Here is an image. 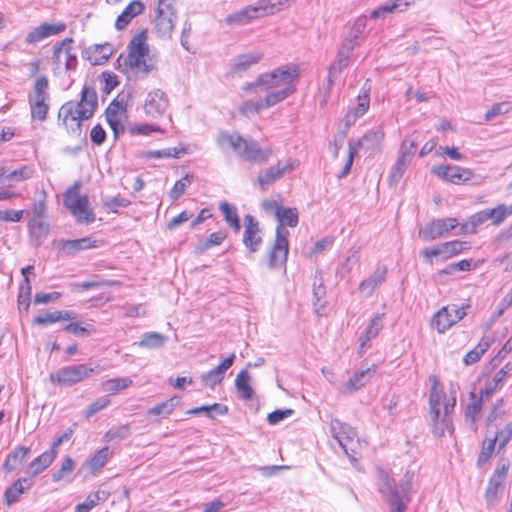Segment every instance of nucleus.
I'll list each match as a JSON object with an SVG mask.
<instances>
[{
    "label": "nucleus",
    "instance_id": "nucleus-10",
    "mask_svg": "<svg viewBox=\"0 0 512 512\" xmlns=\"http://www.w3.org/2000/svg\"><path fill=\"white\" fill-rule=\"evenodd\" d=\"M330 431L333 438L337 440L349 459L352 462L357 461L356 456L358 455L360 442L354 428L338 419H332L330 422Z\"/></svg>",
    "mask_w": 512,
    "mask_h": 512
},
{
    "label": "nucleus",
    "instance_id": "nucleus-16",
    "mask_svg": "<svg viewBox=\"0 0 512 512\" xmlns=\"http://www.w3.org/2000/svg\"><path fill=\"white\" fill-rule=\"evenodd\" d=\"M169 106V100L164 91L154 89L150 91L144 103V111L146 115L157 118L165 113Z\"/></svg>",
    "mask_w": 512,
    "mask_h": 512
},
{
    "label": "nucleus",
    "instance_id": "nucleus-3",
    "mask_svg": "<svg viewBox=\"0 0 512 512\" xmlns=\"http://www.w3.org/2000/svg\"><path fill=\"white\" fill-rule=\"evenodd\" d=\"M128 54H121L116 60V68L126 74L129 79H144L154 69L155 65L148 60L149 45L146 31L137 33L127 46Z\"/></svg>",
    "mask_w": 512,
    "mask_h": 512
},
{
    "label": "nucleus",
    "instance_id": "nucleus-14",
    "mask_svg": "<svg viewBox=\"0 0 512 512\" xmlns=\"http://www.w3.org/2000/svg\"><path fill=\"white\" fill-rule=\"evenodd\" d=\"M432 172L443 180L453 184L466 183L473 178V172L470 169L455 165L435 166Z\"/></svg>",
    "mask_w": 512,
    "mask_h": 512
},
{
    "label": "nucleus",
    "instance_id": "nucleus-51",
    "mask_svg": "<svg viewBox=\"0 0 512 512\" xmlns=\"http://www.w3.org/2000/svg\"><path fill=\"white\" fill-rule=\"evenodd\" d=\"M179 401L177 397H171L170 399L161 402L154 407L150 408L148 410L149 415H156V416H168L170 415L175 407L178 405Z\"/></svg>",
    "mask_w": 512,
    "mask_h": 512
},
{
    "label": "nucleus",
    "instance_id": "nucleus-32",
    "mask_svg": "<svg viewBox=\"0 0 512 512\" xmlns=\"http://www.w3.org/2000/svg\"><path fill=\"white\" fill-rule=\"evenodd\" d=\"M432 420V433L435 437H443L445 432H448L450 435L454 432V426L452 417H447L441 415V411L438 414H430Z\"/></svg>",
    "mask_w": 512,
    "mask_h": 512
},
{
    "label": "nucleus",
    "instance_id": "nucleus-9",
    "mask_svg": "<svg viewBox=\"0 0 512 512\" xmlns=\"http://www.w3.org/2000/svg\"><path fill=\"white\" fill-rule=\"evenodd\" d=\"M98 365L93 367L91 364L68 365L59 368L57 371L50 373L49 380L53 385L63 387H71L88 379L96 372Z\"/></svg>",
    "mask_w": 512,
    "mask_h": 512
},
{
    "label": "nucleus",
    "instance_id": "nucleus-5",
    "mask_svg": "<svg viewBox=\"0 0 512 512\" xmlns=\"http://www.w3.org/2000/svg\"><path fill=\"white\" fill-rule=\"evenodd\" d=\"M217 143L222 149L232 148L240 158L251 163H266L273 155L270 147L261 148L256 140H247L239 134L221 132L217 137Z\"/></svg>",
    "mask_w": 512,
    "mask_h": 512
},
{
    "label": "nucleus",
    "instance_id": "nucleus-64",
    "mask_svg": "<svg viewBox=\"0 0 512 512\" xmlns=\"http://www.w3.org/2000/svg\"><path fill=\"white\" fill-rule=\"evenodd\" d=\"M495 438L498 440L499 449H503L512 439V421L500 430Z\"/></svg>",
    "mask_w": 512,
    "mask_h": 512
},
{
    "label": "nucleus",
    "instance_id": "nucleus-38",
    "mask_svg": "<svg viewBox=\"0 0 512 512\" xmlns=\"http://www.w3.org/2000/svg\"><path fill=\"white\" fill-rule=\"evenodd\" d=\"M219 210L222 212L225 222L235 231L238 232L241 228L240 219L238 216L237 208L223 201L219 204Z\"/></svg>",
    "mask_w": 512,
    "mask_h": 512
},
{
    "label": "nucleus",
    "instance_id": "nucleus-34",
    "mask_svg": "<svg viewBox=\"0 0 512 512\" xmlns=\"http://www.w3.org/2000/svg\"><path fill=\"white\" fill-rule=\"evenodd\" d=\"M56 456L57 454H55L51 449L43 452L41 455L30 462L27 473L31 474L32 476L40 474L53 463Z\"/></svg>",
    "mask_w": 512,
    "mask_h": 512
},
{
    "label": "nucleus",
    "instance_id": "nucleus-25",
    "mask_svg": "<svg viewBox=\"0 0 512 512\" xmlns=\"http://www.w3.org/2000/svg\"><path fill=\"white\" fill-rule=\"evenodd\" d=\"M370 86L364 85L360 90V93L357 97V106L349 110L345 115V123L346 125L353 124L359 117L363 116L369 109L370 106Z\"/></svg>",
    "mask_w": 512,
    "mask_h": 512
},
{
    "label": "nucleus",
    "instance_id": "nucleus-41",
    "mask_svg": "<svg viewBox=\"0 0 512 512\" xmlns=\"http://www.w3.org/2000/svg\"><path fill=\"white\" fill-rule=\"evenodd\" d=\"M470 398L472 399V402L468 403L466 406L465 417L468 421H470L471 428L476 430V422L481 412L483 401L481 398H476L474 392L470 393Z\"/></svg>",
    "mask_w": 512,
    "mask_h": 512
},
{
    "label": "nucleus",
    "instance_id": "nucleus-56",
    "mask_svg": "<svg viewBox=\"0 0 512 512\" xmlns=\"http://www.w3.org/2000/svg\"><path fill=\"white\" fill-rule=\"evenodd\" d=\"M496 442H498V440L495 437L492 439H489V440H485L483 442L481 452L479 453V456L477 459L478 467H481L482 465H484L488 461V459L491 457V455L495 449Z\"/></svg>",
    "mask_w": 512,
    "mask_h": 512
},
{
    "label": "nucleus",
    "instance_id": "nucleus-60",
    "mask_svg": "<svg viewBox=\"0 0 512 512\" xmlns=\"http://www.w3.org/2000/svg\"><path fill=\"white\" fill-rule=\"evenodd\" d=\"M417 148V139L414 137V134L409 139H405L399 150V155L412 160L415 150Z\"/></svg>",
    "mask_w": 512,
    "mask_h": 512
},
{
    "label": "nucleus",
    "instance_id": "nucleus-29",
    "mask_svg": "<svg viewBox=\"0 0 512 512\" xmlns=\"http://www.w3.org/2000/svg\"><path fill=\"white\" fill-rule=\"evenodd\" d=\"M33 486V481L29 478H19L4 492V500L8 506L18 502L23 493L30 490Z\"/></svg>",
    "mask_w": 512,
    "mask_h": 512
},
{
    "label": "nucleus",
    "instance_id": "nucleus-21",
    "mask_svg": "<svg viewBox=\"0 0 512 512\" xmlns=\"http://www.w3.org/2000/svg\"><path fill=\"white\" fill-rule=\"evenodd\" d=\"M66 29V24L63 22L49 24L43 23L32 29L26 36L25 42L27 44H36L47 37L57 35Z\"/></svg>",
    "mask_w": 512,
    "mask_h": 512
},
{
    "label": "nucleus",
    "instance_id": "nucleus-20",
    "mask_svg": "<svg viewBox=\"0 0 512 512\" xmlns=\"http://www.w3.org/2000/svg\"><path fill=\"white\" fill-rule=\"evenodd\" d=\"M176 12L156 10L154 29L159 38L170 39L176 22Z\"/></svg>",
    "mask_w": 512,
    "mask_h": 512
},
{
    "label": "nucleus",
    "instance_id": "nucleus-1",
    "mask_svg": "<svg viewBox=\"0 0 512 512\" xmlns=\"http://www.w3.org/2000/svg\"><path fill=\"white\" fill-rule=\"evenodd\" d=\"M299 74L300 69L296 64H286L260 74L255 81L243 86V91L251 94L257 93V88H263L266 95H277V105L296 92L295 80Z\"/></svg>",
    "mask_w": 512,
    "mask_h": 512
},
{
    "label": "nucleus",
    "instance_id": "nucleus-46",
    "mask_svg": "<svg viewBox=\"0 0 512 512\" xmlns=\"http://www.w3.org/2000/svg\"><path fill=\"white\" fill-rule=\"evenodd\" d=\"M111 452L108 446L95 452V454L88 460L87 464L90 470L95 473L99 472L106 464Z\"/></svg>",
    "mask_w": 512,
    "mask_h": 512
},
{
    "label": "nucleus",
    "instance_id": "nucleus-7",
    "mask_svg": "<svg viewBox=\"0 0 512 512\" xmlns=\"http://www.w3.org/2000/svg\"><path fill=\"white\" fill-rule=\"evenodd\" d=\"M285 2L280 0H260L256 5L246 6L240 11L228 15L224 22L230 26H242L259 17L275 14L283 9Z\"/></svg>",
    "mask_w": 512,
    "mask_h": 512
},
{
    "label": "nucleus",
    "instance_id": "nucleus-59",
    "mask_svg": "<svg viewBox=\"0 0 512 512\" xmlns=\"http://www.w3.org/2000/svg\"><path fill=\"white\" fill-rule=\"evenodd\" d=\"M75 464L71 457H66L59 470L52 475V480L54 482H59L60 480L64 479L66 476L71 474L74 470Z\"/></svg>",
    "mask_w": 512,
    "mask_h": 512
},
{
    "label": "nucleus",
    "instance_id": "nucleus-63",
    "mask_svg": "<svg viewBox=\"0 0 512 512\" xmlns=\"http://www.w3.org/2000/svg\"><path fill=\"white\" fill-rule=\"evenodd\" d=\"M110 404L107 396L100 397L92 402L85 410V417L90 418Z\"/></svg>",
    "mask_w": 512,
    "mask_h": 512
},
{
    "label": "nucleus",
    "instance_id": "nucleus-15",
    "mask_svg": "<svg viewBox=\"0 0 512 512\" xmlns=\"http://www.w3.org/2000/svg\"><path fill=\"white\" fill-rule=\"evenodd\" d=\"M351 55L352 52L348 51V49L341 46L339 47L334 61L328 68L327 87L325 88V97L323 99V103H326L327 101V97L329 96L333 87L334 80L348 66Z\"/></svg>",
    "mask_w": 512,
    "mask_h": 512
},
{
    "label": "nucleus",
    "instance_id": "nucleus-23",
    "mask_svg": "<svg viewBox=\"0 0 512 512\" xmlns=\"http://www.w3.org/2000/svg\"><path fill=\"white\" fill-rule=\"evenodd\" d=\"M113 54V46L110 43L95 44L83 52V57L92 65H103Z\"/></svg>",
    "mask_w": 512,
    "mask_h": 512
},
{
    "label": "nucleus",
    "instance_id": "nucleus-12",
    "mask_svg": "<svg viewBox=\"0 0 512 512\" xmlns=\"http://www.w3.org/2000/svg\"><path fill=\"white\" fill-rule=\"evenodd\" d=\"M298 165L299 161L297 159L288 158L285 163L278 162L276 165L266 169L257 178L261 190H266L285 174L292 172Z\"/></svg>",
    "mask_w": 512,
    "mask_h": 512
},
{
    "label": "nucleus",
    "instance_id": "nucleus-42",
    "mask_svg": "<svg viewBox=\"0 0 512 512\" xmlns=\"http://www.w3.org/2000/svg\"><path fill=\"white\" fill-rule=\"evenodd\" d=\"M34 169L31 166L23 165L11 172H4L3 181L9 184L19 183L32 177Z\"/></svg>",
    "mask_w": 512,
    "mask_h": 512
},
{
    "label": "nucleus",
    "instance_id": "nucleus-39",
    "mask_svg": "<svg viewBox=\"0 0 512 512\" xmlns=\"http://www.w3.org/2000/svg\"><path fill=\"white\" fill-rule=\"evenodd\" d=\"M491 346V340L487 337H483L480 342L463 358V363L466 366L472 365L476 362H478L481 357L485 354V352L489 349Z\"/></svg>",
    "mask_w": 512,
    "mask_h": 512
},
{
    "label": "nucleus",
    "instance_id": "nucleus-11",
    "mask_svg": "<svg viewBox=\"0 0 512 512\" xmlns=\"http://www.w3.org/2000/svg\"><path fill=\"white\" fill-rule=\"evenodd\" d=\"M470 308L469 304L458 306L450 304L442 307L434 316L431 325L438 331V333H445L454 324L458 323L467 315V309Z\"/></svg>",
    "mask_w": 512,
    "mask_h": 512
},
{
    "label": "nucleus",
    "instance_id": "nucleus-62",
    "mask_svg": "<svg viewBox=\"0 0 512 512\" xmlns=\"http://www.w3.org/2000/svg\"><path fill=\"white\" fill-rule=\"evenodd\" d=\"M30 112L32 119H37L39 121H45L47 118V114L49 111V102L45 103H31Z\"/></svg>",
    "mask_w": 512,
    "mask_h": 512
},
{
    "label": "nucleus",
    "instance_id": "nucleus-13",
    "mask_svg": "<svg viewBox=\"0 0 512 512\" xmlns=\"http://www.w3.org/2000/svg\"><path fill=\"white\" fill-rule=\"evenodd\" d=\"M458 225L455 218L438 219L426 224L419 230V236L425 241L436 240Z\"/></svg>",
    "mask_w": 512,
    "mask_h": 512
},
{
    "label": "nucleus",
    "instance_id": "nucleus-43",
    "mask_svg": "<svg viewBox=\"0 0 512 512\" xmlns=\"http://www.w3.org/2000/svg\"><path fill=\"white\" fill-rule=\"evenodd\" d=\"M167 341V337L158 332L145 333L138 345L143 348L157 349L163 347Z\"/></svg>",
    "mask_w": 512,
    "mask_h": 512
},
{
    "label": "nucleus",
    "instance_id": "nucleus-35",
    "mask_svg": "<svg viewBox=\"0 0 512 512\" xmlns=\"http://www.w3.org/2000/svg\"><path fill=\"white\" fill-rule=\"evenodd\" d=\"M504 491V483L490 478L485 489L484 498L489 508L496 506Z\"/></svg>",
    "mask_w": 512,
    "mask_h": 512
},
{
    "label": "nucleus",
    "instance_id": "nucleus-49",
    "mask_svg": "<svg viewBox=\"0 0 512 512\" xmlns=\"http://www.w3.org/2000/svg\"><path fill=\"white\" fill-rule=\"evenodd\" d=\"M384 135V131L380 127L369 130L358 140V145L361 147L367 146L368 148L375 147L383 140Z\"/></svg>",
    "mask_w": 512,
    "mask_h": 512
},
{
    "label": "nucleus",
    "instance_id": "nucleus-53",
    "mask_svg": "<svg viewBox=\"0 0 512 512\" xmlns=\"http://www.w3.org/2000/svg\"><path fill=\"white\" fill-rule=\"evenodd\" d=\"M413 3L414 0H389L380 6L383 18L390 13L405 11Z\"/></svg>",
    "mask_w": 512,
    "mask_h": 512
},
{
    "label": "nucleus",
    "instance_id": "nucleus-18",
    "mask_svg": "<svg viewBox=\"0 0 512 512\" xmlns=\"http://www.w3.org/2000/svg\"><path fill=\"white\" fill-rule=\"evenodd\" d=\"M376 373V365L366 369L356 370L349 379L343 383L339 391L343 394H353L364 387Z\"/></svg>",
    "mask_w": 512,
    "mask_h": 512
},
{
    "label": "nucleus",
    "instance_id": "nucleus-44",
    "mask_svg": "<svg viewBox=\"0 0 512 512\" xmlns=\"http://www.w3.org/2000/svg\"><path fill=\"white\" fill-rule=\"evenodd\" d=\"M133 384L132 379L125 378H113L102 382V390L110 394H117L118 392L130 387Z\"/></svg>",
    "mask_w": 512,
    "mask_h": 512
},
{
    "label": "nucleus",
    "instance_id": "nucleus-54",
    "mask_svg": "<svg viewBox=\"0 0 512 512\" xmlns=\"http://www.w3.org/2000/svg\"><path fill=\"white\" fill-rule=\"evenodd\" d=\"M193 176L186 174L183 178L175 182L174 186L169 192L172 200L179 199L186 191L187 187L191 185Z\"/></svg>",
    "mask_w": 512,
    "mask_h": 512
},
{
    "label": "nucleus",
    "instance_id": "nucleus-17",
    "mask_svg": "<svg viewBox=\"0 0 512 512\" xmlns=\"http://www.w3.org/2000/svg\"><path fill=\"white\" fill-rule=\"evenodd\" d=\"M244 227L243 243L251 253H255L260 249L262 244L259 222L254 216L247 214L244 217Z\"/></svg>",
    "mask_w": 512,
    "mask_h": 512
},
{
    "label": "nucleus",
    "instance_id": "nucleus-37",
    "mask_svg": "<svg viewBox=\"0 0 512 512\" xmlns=\"http://www.w3.org/2000/svg\"><path fill=\"white\" fill-rule=\"evenodd\" d=\"M187 149L185 147H172L161 150H148L143 151L140 157L143 159H160V158H179L181 154H185Z\"/></svg>",
    "mask_w": 512,
    "mask_h": 512
},
{
    "label": "nucleus",
    "instance_id": "nucleus-2",
    "mask_svg": "<svg viewBox=\"0 0 512 512\" xmlns=\"http://www.w3.org/2000/svg\"><path fill=\"white\" fill-rule=\"evenodd\" d=\"M98 107V96L94 88L84 86L78 102L67 101L59 109L58 124L72 136L81 137L83 122L93 117Z\"/></svg>",
    "mask_w": 512,
    "mask_h": 512
},
{
    "label": "nucleus",
    "instance_id": "nucleus-31",
    "mask_svg": "<svg viewBox=\"0 0 512 512\" xmlns=\"http://www.w3.org/2000/svg\"><path fill=\"white\" fill-rule=\"evenodd\" d=\"M28 230L31 237V242L35 247L42 245L49 233V224L43 219L33 217L28 222Z\"/></svg>",
    "mask_w": 512,
    "mask_h": 512
},
{
    "label": "nucleus",
    "instance_id": "nucleus-40",
    "mask_svg": "<svg viewBox=\"0 0 512 512\" xmlns=\"http://www.w3.org/2000/svg\"><path fill=\"white\" fill-rule=\"evenodd\" d=\"M446 396L445 393L438 383V381H434L430 393H429V407H430V414H438L439 411H441V404L445 400Z\"/></svg>",
    "mask_w": 512,
    "mask_h": 512
},
{
    "label": "nucleus",
    "instance_id": "nucleus-47",
    "mask_svg": "<svg viewBox=\"0 0 512 512\" xmlns=\"http://www.w3.org/2000/svg\"><path fill=\"white\" fill-rule=\"evenodd\" d=\"M411 161L412 160L407 159L401 155H398V158L393 167L391 168L389 174L390 184H397L401 180Z\"/></svg>",
    "mask_w": 512,
    "mask_h": 512
},
{
    "label": "nucleus",
    "instance_id": "nucleus-26",
    "mask_svg": "<svg viewBox=\"0 0 512 512\" xmlns=\"http://www.w3.org/2000/svg\"><path fill=\"white\" fill-rule=\"evenodd\" d=\"M31 449L25 446H17L10 453L7 454L6 459L2 465V470L5 473H11L18 470L26 461Z\"/></svg>",
    "mask_w": 512,
    "mask_h": 512
},
{
    "label": "nucleus",
    "instance_id": "nucleus-61",
    "mask_svg": "<svg viewBox=\"0 0 512 512\" xmlns=\"http://www.w3.org/2000/svg\"><path fill=\"white\" fill-rule=\"evenodd\" d=\"M63 329L64 331L72 333L76 336H84L90 332H95V328L92 325L86 324L83 326L81 323L77 322H71L65 325Z\"/></svg>",
    "mask_w": 512,
    "mask_h": 512
},
{
    "label": "nucleus",
    "instance_id": "nucleus-55",
    "mask_svg": "<svg viewBox=\"0 0 512 512\" xmlns=\"http://www.w3.org/2000/svg\"><path fill=\"white\" fill-rule=\"evenodd\" d=\"M512 110V104L510 102L495 103L484 115L486 122L492 121L496 116L503 115Z\"/></svg>",
    "mask_w": 512,
    "mask_h": 512
},
{
    "label": "nucleus",
    "instance_id": "nucleus-22",
    "mask_svg": "<svg viewBox=\"0 0 512 512\" xmlns=\"http://www.w3.org/2000/svg\"><path fill=\"white\" fill-rule=\"evenodd\" d=\"M387 267L385 265H378L373 273L366 279L362 280L359 284V291L366 297H370L376 288L384 283L387 275Z\"/></svg>",
    "mask_w": 512,
    "mask_h": 512
},
{
    "label": "nucleus",
    "instance_id": "nucleus-52",
    "mask_svg": "<svg viewBox=\"0 0 512 512\" xmlns=\"http://www.w3.org/2000/svg\"><path fill=\"white\" fill-rule=\"evenodd\" d=\"M126 111V100L125 96L118 95L112 102L109 104L105 111L106 120L108 119H118V115L122 112Z\"/></svg>",
    "mask_w": 512,
    "mask_h": 512
},
{
    "label": "nucleus",
    "instance_id": "nucleus-45",
    "mask_svg": "<svg viewBox=\"0 0 512 512\" xmlns=\"http://www.w3.org/2000/svg\"><path fill=\"white\" fill-rule=\"evenodd\" d=\"M489 220V214L487 210L477 212L470 216L468 222L462 224L461 229L464 233L474 234L477 228Z\"/></svg>",
    "mask_w": 512,
    "mask_h": 512
},
{
    "label": "nucleus",
    "instance_id": "nucleus-4",
    "mask_svg": "<svg viewBox=\"0 0 512 512\" xmlns=\"http://www.w3.org/2000/svg\"><path fill=\"white\" fill-rule=\"evenodd\" d=\"M278 225L276 227L275 241L269 253L268 266L270 269H276L283 266L288 257L289 231L285 226L296 227L299 223L298 210L296 208L282 207L276 212Z\"/></svg>",
    "mask_w": 512,
    "mask_h": 512
},
{
    "label": "nucleus",
    "instance_id": "nucleus-8",
    "mask_svg": "<svg viewBox=\"0 0 512 512\" xmlns=\"http://www.w3.org/2000/svg\"><path fill=\"white\" fill-rule=\"evenodd\" d=\"M81 183L75 182L64 194V206L79 223L90 224L95 221V214L89 208L87 195H80Z\"/></svg>",
    "mask_w": 512,
    "mask_h": 512
},
{
    "label": "nucleus",
    "instance_id": "nucleus-6",
    "mask_svg": "<svg viewBox=\"0 0 512 512\" xmlns=\"http://www.w3.org/2000/svg\"><path fill=\"white\" fill-rule=\"evenodd\" d=\"M412 488V477L405 476V479L395 483L394 479L383 470L379 471V492L385 501L390 505L391 512H405L410 501Z\"/></svg>",
    "mask_w": 512,
    "mask_h": 512
},
{
    "label": "nucleus",
    "instance_id": "nucleus-50",
    "mask_svg": "<svg viewBox=\"0 0 512 512\" xmlns=\"http://www.w3.org/2000/svg\"><path fill=\"white\" fill-rule=\"evenodd\" d=\"M441 248H442L443 259H449V258L461 253L465 249H468L469 246H468L467 242L453 240V241L442 243Z\"/></svg>",
    "mask_w": 512,
    "mask_h": 512
},
{
    "label": "nucleus",
    "instance_id": "nucleus-58",
    "mask_svg": "<svg viewBox=\"0 0 512 512\" xmlns=\"http://www.w3.org/2000/svg\"><path fill=\"white\" fill-rule=\"evenodd\" d=\"M130 205V201L124 197H106L103 200V206L111 212H118L119 208H125Z\"/></svg>",
    "mask_w": 512,
    "mask_h": 512
},
{
    "label": "nucleus",
    "instance_id": "nucleus-24",
    "mask_svg": "<svg viewBox=\"0 0 512 512\" xmlns=\"http://www.w3.org/2000/svg\"><path fill=\"white\" fill-rule=\"evenodd\" d=\"M264 54L262 51L255 50L236 56L231 65V72L241 74L249 70L252 66L261 61Z\"/></svg>",
    "mask_w": 512,
    "mask_h": 512
},
{
    "label": "nucleus",
    "instance_id": "nucleus-57",
    "mask_svg": "<svg viewBox=\"0 0 512 512\" xmlns=\"http://www.w3.org/2000/svg\"><path fill=\"white\" fill-rule=\"evenodd\" d=\"M131 433L130 427L128 425H120L117 427H112L109 429L105 435L104 439L106 441H113V440H123L127 438Z\"/></svg>",
    "mask_w": 512,
    "mask_h": 512
},
{
    "label": "nucleus",
    "instance_id": "nucleus-27",
    "mask_svg": "<svg viewBox=\"0 0 512 512\" xmlns=\"http://www.w3.org/2000/svg\"><path fill=\"white\" fill-rule=\"evenodd\" d=\"M277 98V95H265L263 99L245 101L239 107V112L246 117H250L258 114L263 109L275 106Z\"/></svg>",
    "mask_w": 512,
    "mask_h": 512
},
{
    "label": "nucleus",
    "instance_id": "nucleus-28",
    "mask_svg": "<svg viewBox=\"0 0 512 512\" xmlns=\"http://www.w3.org/2000/svg\"><path fill=\"white\" fill-rule=\"evenodd\" d=\"M145 10V5L140 0H133L130 2L122 13L115 21V28L117 30L125 29L130 22L138 15L142 14Z\"/></svg>",
    "mask_w": 512,
    "mask_h": 512
},
{
    "label": "nucleus",
    "instance_id": "nucleus-30",
    "mask_svg": "<svg viewBox=\"0 0 512 512\" xmlns=\"http://www.w3.org/2000/svg\"><path fill=\"white\" fill-rule=\"evenodd\" d=\"M60 250L66 255H74L78 251L88 250L97 248V240H93L90 237H84L74 240H61L59 242Z\"/></svg>",
    "mask_w": 512,
    "mask_h": 512
},
{
    "label": "nucleus",
    "instance_id": "nucleus-33",
    "mask_svg": "<svg viewBox=\"0 0 512 512\" xmlns=\"http://www.w3.org/2000/svg\"><path fill=\"white\" fill-rule=\"evenodd\" d=\"M49 81L46 76H40L33 85V93L29 96V104L49 102Z\"/></svg>",
    "mask_w": 512,
    "mask_h": 512
},
{
    "label": "nucleus",
    "instance_id": "nucleus-36",
    "mask_svg": "<svg viewBox=\"0 0 512 512\" xmlns=\"http://www.w3.org/2000/svg\"><path fill=\"white\" fill-rule=\"evenodd\" d=\"M250 381L251 377L247 370H241L235 379L237 393L243 400H251L253 397L254 391L250 385Z\"/></svg>",
    "mask_w": 512,
    "mask_h": 512
},
{
    "label": "nucleus",
    "instance_id": "nucleus-48",
    "mask_svg": "<svg viewBox=\"0 0 512 512\" xmlns=\"http://www.w3.org/2000/svg\"><path fill=\"white\" fill-rule=\"evenodd\" d=\"M106 498L104 491L90 493L84 502L77 504L75 510L76 512H90L100 501H105Z\"/></svg>",
    "mask_w": 512,
    "mask_h": 512
},
{
    "label": "nucleus",
    "instance_id": "nucleus-19",
    "mask_svg": "<svg viewBox=\"0 0 512 512\" xmlns=\"http://www.w3.org/2000/svg\"><path fill=\"white\" fill-rule=\"evenodd\" d=\"M235 354L232 353L222 360V362L215 368L209 370L207 373L202 374L201 382L203 385L214 389L220 384L225 376V372L233 365L235 360Z\"/></svg>",
    "mask_w": 512,
    "mask_h": 512
}]
</instances>
